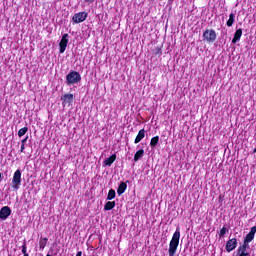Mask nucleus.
Returning <instances> with one entry per match:
<instances>
[{"label":"nucleus","instance_id":"17","mask_svg":"<svg viewBox=\"0 0 256 256\" xmlns=\"http://www.w3.org/2000/svg\"><path fill=\"white\" fill-rule=\"evenodd\" d=\"M254 239L255 235L248 233L244 238L243 244L249 246V243H251V241H253Z\"/></svg>","mask_w":256,"mask_h":256},{"label":"nucleus","instance_id":"13","mask_svg":"<svg viewBox=\"0 0 256 256\" xmlns=\"http://www.w3.org/2000/svg\"><path fill=\"white\" fill-rule=\"evenodd\" d=\"M243 35V29L239 28L234 33V37L232 39V43H237V41H241V37Z\"/></svg>","mask_w":256,"mask_h":256},{"label":"nucleus","instance_id":"11","mask_svg":"<svg viewBox=\"0 0 256 256\" xmlns=\"http://www.w3.org/2000/svg\"><path fill=\"white\" fill-rule=\"evenodd\" d=\"M117 160V154H112L110 157L104 160L105 167H111Z\"/></svg>","mask_w":256,"mask_h":256},{"label":"nucleus","instance_id":"12","mask_svg":"<svg viewBox=\"0 0 256 256\" xmlns=\"http://www.w3.org/2000/svg\"><path fill=\"white\" fill-rule=\"evenodd\" d=\"M127 183H129V180H127L126 182H121L117 188V193L118 195H123V193H125V191H127Z\"/></svg>","mask_w":256,"mask_h":256},{"label":"nucleus","instance_id":"24","mask_svg":"<svg viewBox=\"0 0 256 256\" xmlns=\"http://www.w3.org/2000/svg\"><path fill=\"white\" fill-rule=\"evenodd\" d=\"M22 253L23 255H29V253H27V242H24L22 245Z\"/></svg>","mask_w":256,"mask_h":256},{"label":"nucleus","instance_id":"18","mask_svg":"<svg viewBox=\"0 0 256 256\" xmlns=\"http://www.w3.org/2000/svg\"><path fill=\"white\" fill-rule=\"evenodd\" d=\"M47 241H49L48 238H40V240H39L40 251H43V249H45V247H47Z\"/></svg>","mask_w":256,"mask_h":256},{"label":"nucleus","instance_id":"28","mask_svg":"<svg viewBox=\"0 0 256 256\" xmlns=\"http://www.w3.org/2000/svg\"><path fill=\"white\" fill-rule=\"evenodd\" d=\"M83 255V252L82 251H78L76 256H82Z\"/></svg>","mask_w":256,"mask_h":256},{"label":"nucleus","instance_id":"26","mask_svg":"<svg viewBox=\"0 0 256 256\" xmlns=\"http://www.w3.org/2000/svg\"><path fill=\"white\" fill-rule=\"evenodd\" d=\"M27 139H29V136H26L24 139L21 140V145H25V143H27Z\"/></svg>","mask_w":256,"mask_h":256},{"label":"nucleus","instance_id":"10","mask_svg":"<svg viewBox=\"0 0 256 256\" xmlns=\"http://www.w3.org/2000/svg\"><path fill=\"white\" fill-rule=\"evenodd\" d=\"M247 247H249V246H247V244H242V245H240V246L238 247V249H237L238 255H239V256H251V254H249V253L247 252Z\"/></svg>","mask_w":256,"mask_h":256},{"label":"nucleus","instance_id":"22","mask_svg":"<svg viewBox=\"0 0 256 256\" xmlns=\"http://www.w3.org/2000/svg\"><path fill=\"white\" fill-rule=\"evenodd\" d=\"M27 131H29L28 127H23L18 131V137H23V135H25L27 133Z\"/></svg>","mask_w":256,"mask_h":256},{"label":"nucleus","instance_id":"2","mask_svg":"<svg viewBox=\"0 0 256 256\" xmlns=\"http://www.w3.org/2000/svg\"><path fill=\"white\" fill-rule=\"evenodd\" d=\"M76 83H81V74L77 71H71L66 75L67 85H76Z\"/></svg>","mask_w":256,"mask_h":256},{"label":"nucleus","instance_id":"20","mask_svg":"<svg viewBox=\"0 0 256 256\" xmlns=\"http://www.w3.org/2000/svg\"><path fill=\"white\" fill-rule=\"evenodd\" d=\"M157 145H159V136H155L151 138V141H150V147H152V149L154 147H157Z\"/></svg>","mask_w":256,"mask_h":256},{"label":"nucleus","instance_id":"14","mask_svg":"<svg viewBox=\"0 0 256 256\" xmlns=\"http://www.w3.org/2000/svg\"><path fill=\"white\" fill-rule=\"evenodd\" d=\"M143 139H145V129H141L139 130L134 143L137 145V143H141V141H143Z\"/></svg>","mask_w":256,"mask_h":256},{"label":"nucleus","instance_id":"16","mask_svg":"<svg viewBox=\"0 0 256 256\" xmlns=\"http://www.w3.org/2000/svg\"><path fill=\"white\" fill-rule=\"evenodd\" d=\"M115 201H108L106 202V204L104 205V211H111L113 209H115Z\"/></svg>","mask_w":256,"mask_h":256},{"label":"nucleus","instance_id":"15","mask_svg":"<svg viewBox=\"0 0 256 256\" xmlns=\"http://www.w3.org/2000/svg\"><path fill=\"white\" fill-rule=\"evenodd\" d=\"M143 155H145V150L140 149L134 154V162L137 163L139 159H142Z\"/></svg>","mask_w":256,"mask_h":256},{"label":"nucleus","instance_id":"29","mask_svg":"<svg viewBox=\"0 0 256 256\" xmlns=\"http://www.w3.org/2000/svg\"><path fill=\"white\" fill-rule=\"evenodd\" d=\"M86 3H93L95 0H84Z\"/></svg>","mask_w":256,"mask_h":256},{"label":"nucleus","instance_id":"31","mask_svg":"<svg viewBox=\"0 0 256 256\" xmlns=\"http://www.w3.org/2000/svg\"><path fill=\"white\" fill-rule=\"evenodd\" d=\"M157 53H158L159 55H161V48H158Z\"/></svg>","mask_w":256,"mask_h":256},{"label":"nucleus","instance_id":"27","mask_svg":"<svg viewBox=\"0 0 256 256\" xmlns=\"http://www.w3.org/2000/svg\"><path fill=\"white\" fill-rule=\"evenodd\" d=\"M20 153H25V144H21Z\"/></svg>","mask_w":256,"mask_h":256},{"label":"nucleus","instance_id":"7","mask_svg":"<svg viewBox=\"0 0 256 256\" xmlns=\"http://www.w3.org/2000/svg\"><path fill=\"white\" fill-rule=\"evenodd\" d=\"M87 12H79L72 17L73 23H83L87 19Z\"/></svg>","mask_w":256,"mask_h":256},{"label":"nucleus","instance_id":"34","mask_svg":"<svg viewBox=\"0 0 256 256\" xmlns=\"http://www.w3.org/2000/svg\"><path fill=\"white\" fill-rule=\"evenodd\" d=\"M46 256H51V254H47Z\"/></svg>","mask_w":256,"mask_h":256},{"label":"nucleus","instance_id":"5","mask_svg":"<svg viewBox=\"0 0 256 256\" xmlns=\"http://www.w3.org/2000/svg\"><path fill=\"white\" fill-rule=\"evenodd\" d=\"M67 45H69V34L66 33L62 35V39L59 43V53H65Z\"/></svg>","mask_w":256,"mask_h":256},{"label":"nucleus","instance_id":"19","mask_svg":"<svg viewBox=\"0 0 256 256\" xmlns=\"http://www.w3.org/2000/svg\"><path fill=\"white\" fill-rule=\"evenodd\" d=\"M233 23H235V14L231 13L229 15V19L226 22L227 27H233Z\"/></svg>","mask_w":256,"mask_h":256},{"label":"nucleus","instance_id":"33","mask_svg":"<svg viewBox=\"0 0 256 256\" xmlns=\"http://www.w3.org/2000/svg\"><path fill=\"white\" fill-rule=\"evenodd\" d=\"M23 256H29V254H23Z\"/></svg>","mask_w":256,"mask_h":256},{"label":"nucleus","instance_id":"32","mask_svg":"<svg viewBox=\"0 0 256 256\" xmlns=\"http://www.w3.org/2000/svg\"><path fill=\"white\" fill-rule=\"evenodd\" d=\"M253 153H256V148L253 150Z\"/></svg>","mask_w":256,"mask_h":256},{"label":"nucleus","instance_id":"6","mask_svg":"<svg viewBox=\"0 0 256 256\" xmlns=\"http://www.w3.org/2000/svg\"><path fill=\"white\" fill-rule=\"evenodd\" d=\"M237 238H231L226 242V246L225 249L227 251V253H231V251H235V249H237Z\"/></svg>","mask_w":256,"mask_h":256},{"label":"nucleus","instance_id":"1","mask_svg":"<svg viewBox=\"0 0 256 256\" xmlns=\"http://www.w3.org/2000/svg\"><path fill=\"white\" fill-rule=\"evenodd\" d=\"M181 239V228H176V231L174 232L172 239L169 243V249L168 253L169 256H175V253H177V248L179 247V240Z\"/></svg>","mask_w":256,"mask_h":256},{"label":"nucleus","instance_id":"4","mask_svg":"<svg viewBox=\"0 0 256 256\" xmlns=\"http://www.w3.org/2000/svg\"><path fill=\"white\" fill-rule=\"evenodd\" d=\"M21 187V170L17 169L14 172L13 178H12V189L14 191H19V188Z\"/></svg>","mask_w":256,"mask_h":256},{"label":"nucleus","instance_id":"3","mask_svg":"<svg viewBox=\"0 0 256 256\" xmlns=\"http://www.w3.org/2000/svg\"><path fill=\"white\" fill-rule=\"evenodd\" d=\"M202 38L206 43H215L217 40V32L213 29H206L202 34Z\"/></svg>","mask_w":256,"mask_h":256},{"label":"nucleus","instance_id":"21","mask_svg":"<svg viewBox=\"0 0 256 256\" xmlns=\"http://www.w3.org/2000/svg\"><path fill=\"white\" fill-rule=\"evenodd\" d=\"M116 192L113 189H110L107 195V201H113L115 199Z\"/></svg>","mask_w":256,"mask_h":256},{"label":"nucleus","instance_id":"8","mask_svg":"<svg viewBox=\"0 0 256 256\" xmlns=\"http://www.w3.org/2000/svg\"><path fill=\"white\" fill-rule=\"evenodd\" d=\"M11 215V208L9 206H4L0 209V219L5 221Z\"/></svg>","mask_w":256,"mask_h":256},{"label":"nucleus","instance_id":"23","mask_svg":"<svg viewBox=\"0 0 256 256\" xmlns=\"http://www.w3.org/2000/svg\"><path fill=\"white\" fill-rule=\"evenodd\" d=\"M227 233V227L223 226L221 229H220V232H219V237H225Z\"/></svg>","mask_w":256,"mask_h":256},{"label":"nucleus","instance_id":"9","mask_svg":"<svg viewBox=\"0 0 256 256\" xmlns=\"http://www.w3.org/2000/svg\"><path fill=\"white\" fill-rule=\"evenodd\" d=\"M75 99V97L73 96V94L68 93V94H64L61 97V101L63 105H71V103H73V100Z\"/></svg>","mask_w":256,"mask_h":256},{"label":"nucleus","instance_id":"25","mask_svg":"<svg viewBox=\"0 0 256 256\" xmlns=\"http://www.w3.org/2000/svg\"><path fill=\"white\" fill-rule=\"evenodd\" d=\"M251 235H255L256 233V226H253L251 229H250V232H249Z\"/></svg>","mask_w":256,"mask_h":256},{"label":"nucleus","instance_id":"30","mask_svg":"<svg viewBox=\"0 0 256 256\" xmlns=\"http://www.w3.org/2000/svg\"><path fill=\"white\" fill-rule=\"evenodd\" d=\"M175 0H168V3L171 5Z\"/></svg>","mask_w":256,"mask_h":256}]
</instances>
